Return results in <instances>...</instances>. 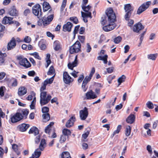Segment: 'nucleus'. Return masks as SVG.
<instances>
[{"label":"nucleus","instance_id":"nucleus-54","mask_svg":"<svg viewBox=\"0 0 158 158\" xmlns=\"http://www.w3.org/2000/svg\"><path fill=\"white\" fill-rule=\"evenodd\" d=\"M78 38L81 43H84L85 40V37L84 36L81 35L79 36Z\"/></svg>","mask_w":158,"mask_h":158},{"label":"nucleus","instance_id":"nucleus-38","mask_svg":"<svg viewBox=\"0 0 158 158\" xmlns=\"http://www.w3.org/2000/svg\"><path fill=\"white\" fill-rule=\"evenodd\" d=\"M90 131V129L89 128H87L86 130V132L82 135V137L84 139H86L88 137Z\"/></svg>","mask_w":158,"mask_h":158},{"label":"nucleus","instance_id":"nucleus-10","mask_svg":"<svg viewBox=\"0 0 158 158\" xmlns=\"http://www.w3.org/2000/svg\"><path fill=\"white\" fill-rule=\"evenodd\" d=\"M63 80L64 82L67 84H69L73 81L67 72L65 71L63 73Z\"/></svg>","mask_w":158,"mask_h":158},{"label":"nucleus","instance_id":"nucleus-59","mask_svg":"<svg viewBox=\"0 0 158 158\" xmlns=\"http://www.w3.org/2000/svg\"><path fill=\"white\" fill-rule=\"evenodd\" d=\"M46 34L48 37H52V39H53L54 37V35L49 31L47 32Z\"/></svg>","mask_w":158,"mask_h":158},{"label":"nucleus","instance_id":"nucleus-39","mask_svg":"<svg viewBox=\"0 0 158 158\" xmlns=\"http://www.w3.org/2000/svg\"><path fill=\"white\" fill-rule=\"evenodd\" d=\"M42 116L43 119L45 121L44 122H46L49 121L50 119V114L48 113H45L43 114Z\"/></svg>","mask_w":158,"mask_h":158},{"label":"nucleus","instance_id":"nucleus-34","mask_svg":"<svg viewBox=\"0 0 158 158\" xmlns=\"http://www.w3.org/2000/svg\"><path fill=\"white\" fill-rule=\"evenodd\" d=\"M157 54L156 53L153 54H150L147 55L148 58L150 60H155L157 57Z\"/></svg>","mask_w":158,"mask_h":158},{"label":"nucleus","instance_id":"nucleus-53","mask_svg":"<svg viewBox=\"0 0 158 158\" xmlns=\"http://www.w3.org/2000/svg\"><path fill=\"white\" fill-rule=\"evenodd\" d=\"M66 140V136L64 135L61 136L60 140V143H62L64 142Z\"/></svg>","mask_w":158,"mask_h":158},{"label":"nucleus","instance_id":"nucleus-64","mask_svg":"<svg viewBox=\"0 0 158 158\" xmlns=\"http://www.w3.org/2000/svg\"><path fill=\"white\" fill-rule=\"evenodd\" d=\"M30 12V10L29 9H27L25 10L24 11V15L26 16Z\"/></svg>","mask_w":158,"mask_h":158},{"label":"nucleus","instance_id":"nucleus-1","mask_svg":"<svg viewBox=\"0 0 158 158\" xmlns=\"http://www.w3.org/2000/svg\"><path fill=\"white\" fill-rule=\"evenodd\" d=\"M106 14L108 18V20L110 23L108 25L103 27V29L105 31H110L114 28L115 25L113 23L115 21L116 16L112 8H109L107 10Z\"/></svg>","mask_w":158,"mask_h":158},{"label":"nucleus","instance_id":"nucleus-13","mask_svg":"<svg viewBox=\"0 0 158 158\" xmlns=\"http://www.w3.org/2000/svg\"><path fill=\"white\" fill-rule=\"evenodd\" d=\"M8 14L11 16L17 17L19 15V11L15 6L11 7L8 10Z\"/></svg>","mask_w":158,"mask_h":158},{"label":"nucleus","instance_id":"nucleus-16","mask_svg":"<svg viewBox=\"0 0 158 158\" xmlns=\"http://www.w3.org/2000/svg\"><path fill=\"white\" fill-rule=\"evenodd\" d=\"M144 28V26L140 23H139L135 25L133 27V30L134 32H139V31Z\"/></svg>","mask_w":158,"mask_h":158},{"label":"nucleus","instance_id":"nucleus-17","mask_svg":"<svg viewBox=\"0 0 158 158\" xmlns=\"http://www.w3.org/2000/svg\"><path fill=\"white\" fill-rule=\"evenodd\" d=\"M85 96L87 99H94L97 97V95L92 90L88 92L86 94Z\"/></svg>","mask_w":158,"mask_h":158},{"label":"nucleus","instance_id":"nucleus-30","mask_svg":"<svg viewBox=\"0 0 158 158\" xmlns=\"http://www.w3.org/2000/svg\"><path fill=\"white\" fill-rule=\"evenodd\" d=\"M131 128L129 126H127L126 127L125 134L127 136H129L130 135L131 133Z\"/></svg>","mask_w":158,"mask_h":158},{"label":"nucleus","instance_id":"nucleus-18","mask_svg":"<svg viewBox=\"0 0 158 158\" xmlns=\"http://www.w3.org/2000/svg\"><path fill=\"white\" fill-rule=\"evenodd\" d=\"M75 117L74 116V115H73L66 123L65 125L66 127L67 128H69L72 126L73 125L75 121Z\"/></svg>","mask_w":158,"mask_h":158},{"label":"nucleus","instance_id":"nucleus-44","mask_svg":"<svg viewBox=\"0 0 158 158\" xmlns=\"http://www.w3.org/2000/svg\"><path fill=\"white\" fill-rule=\"evenodd\" d=\"M85 5H82V8L83 10L86 12H88L91 8V7L89 5H88L87 6H85Z\"/></svg>","mask_w":158,"mask_h":158},{"label":"nucleus","instance_id":"nucleus-27","mask_svg":"<svg viewBox=\"0 0 158 158\" xmlns=\"http://www.w3.org/2000/svg\"><path fill=\"white\" fill-rule=\"evenodd\" d=\"M46 146L45 140L44 139H42L39 146V149H40L41 151H43Z\"/></svg>","mask_w":158,"mask_h":158},{"label":"nucleus","instance_id":"nucleus-2","mask_svg":"<svg viewBox=\"0 0 158 158\" xmlns=\"http://www.w3.org/2000/svg\"><path fill=\"white\" fill-rule=\"evenodd\" d=\"M43 85L41 87L40 90L41 92L40 96V103L41 106L44 105L49 102L52 97L50 94L47 95V92L44 91L46 89L47 85L44 83H43Z\"/></svg>","mask_w":158,"mask_h":158},{"label":"nucleus","instance_id":"nucleus-19","mask_svg":"<svg viewBox=\"0 0 158 158\" xmlns=\"http://www.w3.org/2000/svg\"><path fill=\"white\" fill-rule=\"evenodd\" d=\"M73 26V25L71 23L68 22L63 26V30L65 32L67 31H70Z\"/></svg>","mask_w":158,"mask_h":158},{"label":"nucleus","instance_id":"nucleus-24","mask_svg":"<svg viewBox=\"0 0 158 158\" xmlns=\"http://www.w3.org/2000/svg\"><path fill=\"white\" fill-rule=\"evenodd\" d=\"M40 149L38 148L36 149L34 153L32 154L31 157H34V158H38L41 154V151Z\"/></svg>","mask_w":158,"mask_h":158},{"label":"nucleus","instance_id":"nucleus-7","mask_svg":"<svg viewBox=\"0 0 158 158\" xmlns=\"http://www.w3.org/2000/svg\"><path fill=\"white\" fill-rule=\"evenodd\" d=\"M17 60L19 61V63L21 65L26 68H28L31 66V64L28 61L27 59L23 58L22 56H18Z\"/></svg>","mask_w":158,"mask_h":158},{"label":"nucleus","instance_id":"nucleus-51","mask_svg":"<svg viewBox=\"0 0 158 158\" xmlns=\"http://www.w3.org/2000/svg\"><path fill=\"white\" fill-rule=\"evenodd\" d=\"M31 55H33L34 56V57L39 60H41V58L39 56L38 53L36 52H35L31 54Z\"/></svg>","mask_w":158,"mask_h":158},{"label":"nucleus","instance_id":"nucleus-57","mask_svg":"<svg viewBox=\"0 0 158 158\" xmlns=\"http://www.w3.org/2000/svg\"><path fill=\"white\" fill-rule=\"evenodd\" d=\"M95 72V69L94 68H93L91 70L90 73L89 74V77H90L91 78H92L93 75L94 74Z\"/></svg>","mask_w":158,"mask_h":158},{"label":"nucleus","instance_id":"nucleus-41","mask_svg":"<svg viewBox=\"0 0 158 158\" xmlns=\"http://www.w3.org/2000/svg\"><path fill=\"white\" fill-rule=\"evenodd\" d=\"M55 70L53 66H51L47 73L48 75H52L55 73Z\"/></svg>","mask_w":158,"mask_h":158},{"label":"nucleus","instance_id":"nucleus-36","mask_svg":"<svg viewBox=\"0 0 158 158\" xmlns=\"http://www.w3.org/2000/svg\"><path fill=\"white\" fill-rule=\"evenodd\" d=\"M61 158H71V157L69 152H64L62 153Z\"/></svg>","mask_w":158,"mask_h":158},{"label":"nucleus","instance_id":"nucleus-47","mask_svg":"<svg viewBox=\"0 0 158 158\" xmlns=\"http://www.w3.org/2000/svg\"><path fill=\"white\" fill-rule=\"evenodd\" d=\"M49 111V108L46 106H44L42 108V111L43 113H48Z\"/></svg>","mask_w":158,"mask_h":158},{"label":"nucleus","instance_id":"nucleus-45","mask_svg":"<svg viewBox=\"0 0 158 158\" xmlns=\"http://www.w3.org/2000/svg\"><path fill=\"white\" fill-rule=\"evenodd\" d=\"M122 37L120 36H118L114 39V42L116 44H118L122 40Z\"/></svg>","mask_w":158,"mask_h":158},{"label":"nucleus","instance_id":"nucleus-32","mask_svg":"<svg viewBox=\"0 0 158 158\" xmlns=\"http://www.w3.org/2000/svg\"><path fill=\"white\" fill-rule=\"evenodd\" d=\"M62 133L64 135L68 136L71 135V132L67 128H64L62 131Z\"/></svg>","mask_w":158,"mask_h":158},{"label":"nucleus","instance_id":"nucleus-52","mask_svg":"<svg viewBox=\"0 0 158 158\" xmlns=\"http://www.w3.org/2000/svg\"><path fill=\"white\" fill-rule=\"evenodd\" d=\"M91 50V47L89 43L86 44V51L89 53V52Z\"/></svg>","mask_w":158,"mask_h":158},{"label":"nucleus","instance_id":"nucleus-29","mask_svg":"<svg viewBox=\"0 0 158 158\" xmlns=\"http://www.w3.org/2000/svg\"><path fill=\"white\" fill-rule=\"evenodd\" d=\"M108 56L106 55L103 56H99L98 57V59L99 60H102L103 61L104 64H106L107 63Z\"/></svg>","mask_w":158,"mask_h":158},{"label":"nucleus","instance_id":"nucleus-56","mask_svg":"<svg viewBox=\"0 0 158 158\" xmlns=\"http://www.w3.org/2000/svg\"><path fill=\"white\" fill-rule=\"evenodd\" d=\"M147 150L148 151L149 153L151 155L152 154V150L151 147L150 145H148L147 147Z\"/></svg>","mask_w":158,"mask_h":158},{"label":"nucleus","instance_id":"nucleus-9","mask_svg":"<svg viewBox=\"0 0 158 158\" xmlns=\"http://www.w3.org/2000/svg\"><path fill=\"white\" fill-rule=\"evenodd\" d=\"M53 17V15L51 14L49 15L47 17L45 16L42 18L43 26L45 27L49 25L52 20Z\"/></svg>","mask_w":158,"mask_h":158},{"label":"nucleus","instance_id":"nucleus-6","mask_svg":"<svg viewBox=\"0 0 158 158\" xmlns=\"http://www.w3.org/2000/svg\"><path fill=\"white\" fill-rule=\"evenodd\" d=\"M32 13L38 18H41L42 16V14L41 6L39 4L34 5L32 8Z\"/></svg>","mask_w":158,"mask_h":158},{"label":"nucleus","instance_id":"nucleus-49","mask_svg":"<svg viewBox=\"0 0 158 158\" xmlns=\"http://www.w3.org/2000/svg\"><path fill=\"white\" fill-rule=\"evenodd\" d=\"M67 2V0H64L62 3V4L60 8L61 11H62L64 10L66 6Z\"/></svg>","mask_w":158,"mask_h":158},{"label":"nucleus","instance_id":"nucleus-58","mask_svg":"<svg viewBox=\"0 0 158 158\" xmlns=\"http://www.w3.org/2000/svg\"><path fill=\"white\" fill-rule=\"evenodd\" d=\"M82 147L84 150H86L88 148V144L85 143H83L82 144Z\"/></svg>","mask_w":158,"mask_h":158},{"label":"nucleus","instance_id":"nucleus-55","mask_svg":"<svg viewBox=\"0 0 158 158\" xmlns=\"http://www.w3.org/2000/svg\"><path fill=\"white\" fill-rule=\"evenodd\" d=\"M35 74V73L33 71H29L28 73V75L29 76L33 77Z\"/></svg>","mask_w":158,"mask_h":158},{"label":"nucleus","instance_id":"nucleus-22","mask_svg":"<svg viewBox=\"0 0 158 158\" xmlns=\"http://www.w3.org/2000/svg\"><path fill=\"white\" fill-rule=\"evenodd\" d=\"M30 125L28 124L23 123L19 126V130L21 131H24L29 127Z\"/></svg>","mask_w":158,"mask_h":158},{"label":"nucleus","instance_id":"nucleus-62","mask_svg":"<svg viewBox=\"0 0 158 158\" xmlns=\"http://www.w3.org/2000/svg\"><path fill=\"white\" fill-rule=\"evenodd\" d=\"M124 53H127V52H128L129 50L130 49V47L128 45H126L125 47H124Z\"/></svg>","mask_w":158,"mask_h":158},{"label":"nucleus","instance_id":"nucleus-60","mask_svg":"<svg viewBox=\"0 0 158 158\" xmlns=\"http://www.w3.org/2000/svg\"><path fill=\"white\" fill-rule=\"evenodd\" d=\"M6 75V73L4 72L0 73V80L3 79Z\"/></svg>","mask_w":158,"mask_h":158},{"label":"nucleus","instance_id":"nucleus-48","mask_svg":"<svg viewBox=\"0 0 158 158\" xmlns=\"http://www.w3.org/2000/svg\"><path fill=\"white\" fill-rule=\"evenodd\" d=\"M146 105L147 107L150 109H152L154 108L153 104L150 101H148L146 103Z\"/></svg>","mask_w":158,"mask_h":158},{"label":"nucleus","instance_id":"nucleus-63","mask_svg":"<svg viewBox=\"0 0 158 158\" xmlns=\"http://www.w3.org/2000/svg\"><path fill=\"white\" fill-rule=\"evenodd\" d=\"M40 141V136L39 135L37 136L35 139V143H38Z\"/></svg>","mask_w":158,"mask_h":158},{"label":"nucleus","instance_id":"nucleus-3","mask_svg":"<svg viewBox=\"0 0 158 158\" xmlns=\"http://www.w3.org/2000/svg\"><path fill=\"white\" fill-rule=\"evenodd\" d=\"M4 80L6 83L8 87L10 88L16 87L18 85L17 80L14 77H8V75H7Z\"/></svg>","mask_w":158,"mask_h":158},{"label":"nucleus","instance_id":"nucleus-35","mask_svg":"<svg viewBox=\"0 0 158 158\" xmlns=\"http://www.w3.org/2000/svg\"><path fill=\"white\" fill-rule=\"evenodd\" d=\"M126 77L125 75H122L118 79V86H119L123 82L125 81Z\"/></svg>","mask_w":158,"mask_h":158},{"label":"nucleus","instance_id":"nucleus-28","mask_svg":"<svg viewBox=\"0 0 158 158\" xmlns=\"http://www.w3.org/2000/svg\"><path fill=\"white\" fill-rule=\"evenodd\" d=\"M43 10L44 12L47 11L50 8L49 4L47 2H44L43 4Z\"/></svg>","mask_w":158,"mask_h":158},{"label":"nucleus","instance_id":"nucleus-40","mask_svg":"<svg viewBox=\"0 0 158 158\" xmlns=\"http://www.w3.org/2000/svg\"><path fill=\"white\" fill-rule=\"evenodd\" d=\"M36 102V97H35L34 98L32 101L31 102V104L30 105V107L31 109H35Z\"/></svg>","mask_w":158,"mask_h":158},{"label":"nucleus","instance_id":"nucleus-21","mask_svg":"<svg viewBox=\"0 0 158 158\" xmlns=\"http://www.w3.org/2000/svg\"><path fill=\"white\" fill-rule=\"evenodd\" d=\"M27 89L24 87H21L19 89L18 94L19 96H22L27 93Z\"/></svg>","mask_w":158,"mask_h":158},{"label":"nucleus","instance_id":"nucleus-5","mask_svg":"<svg viewBox=\"0 0 158 158\" xmlns=\"http://www.w3.org/2000/svg\"><path fill=\"white\" fill-rule=\"evenodd\" d=\"M124 9L126 12L125 15V19L126 20H128L130 17L133 10V8L130 4H128L124 5Z\"/></svg>","mask_w":158,"mask_h":158},{"label":"nucleus","instance_id":"nucleus-50","mask_svg":"<svg viewBox=\"0 0 158 158\" xmlns=\"http://www.w3.org/2000/svg\"><path fill=\"white\" fill-rule=\"evenodd\" d=\"M31 41V37L29 36H26L24 39V41L27 43H29Z\"/></svg>","mask_w":158,"mask_h":158},{"label":"nucleus","instance_id":"nucleus-15","mask_svg":"<svg viewBox=\"0 0 158 158\" xmlns=\"http://www.w3.org/2000/svg\"><path fill=\"white\" fill-rule=\"evenodd\" d=\"M13 18L6 16L4 17L2 21V23L4 24H10L13 23L14 21H13Z\"/></svg>","mask_w":158,"mask_h":158},{"label":"nucleus","instance_id":"nucleus-33","mask_svg":"<svg viewBox=\"0 0 158 158\" xmlns=\"http://www.w3.org/2000/svg\"><path fill=\"white\" fill-rule=\"evenodd\" d=\"M29 112V110L27 109H23L22 110L21 114H22L23 118H27Z\"/></svg>","mask_w":158,"mask_h":158},{"label":"nucleus","instance_id":"nucleus-8","mask_svg":"<svg viewBox=\"0 0 158 158\" xmlns=\"http://www.w3.org/2000/svg\"><path fill=\"white\" fill-rule=\"evenodd\" d=\"M150 1L144 2L138 8L137 11V14L140 15L147 10L151 4Z\"/></svg>","mask_w":158,"mask_h":158},{"label":"nucleus","instance_id":"nucleus-11","mask_svg":"<svg viewBox=\"0 0 158 158\" xmlns=\"http://www.w3.org/2000/svg\"><path fill=\"white\" fill-rule=\"evenodd\" d=\"M23 118L22 114L19 112L16 113L15 114L11 116V122L12 123H16Z\"/></svg>","mask_w":158,"mask_h":158},{"label":"nucleus","instance_id":"nucleus-12","mask_svg":"<svg viewBox=\"0 0 158 158\" xmlns=\"http://www.w3.org/2000/svg\"><path fill=\"white\" fill-rule=\"evenodd\" d=\"M79 114L81 119L83 120H85L88 115L87 108L86 107H85L83 110H80Z\"/></svg>","mask_w":158,"mask_h":158},{"label":"nucleus","instance_id":"nucleus-20","mask_svg":"<svg viewBox=\"0 0 158 158\" xmlns=\"http://www.w3.org/2000/svg\"><path fill=\"white\" fill-rule=\"evenodd\" d=\"M135 118V116L134 115L131 114L127 118L126 122L128 123L132 124L134 122Z\"/></svg>","mask_w":158,"mask_h":158},{"label":"nucleus","instance_id":"nucleus-37","mask_svg":"<svg viewBox=\"0 0 158 158\" xmlns=\"http://www.w3.org/2000/svg\"><path fill=\"white\" fill-rule=\"evenodd\" d=\"M30 95H29L27 98V99L28 100H31L33 98L35 97V93L33 91L31 92Z\"/></svg>","mask_w":158,"mask_h":158},{"label":"nucleus","instance_id":"nucleus-25","mask_svg":"<svg viewBox=\"0 0 158 158\" xmlns=\"http://www.w3.org/2000/svg\"><path fill=\"white\" fill-rule=\"evenodd\" d=\"M29 134H33L35 135H36L39 133L38 129L36 127H33L30 129L29 131Z\"/></svg>","mask_w":158,"mask_h":158},{"label":"nucleus","instance_id":"nucleus-14","mask_svg":"<svg viewBox=\"0 0 158 158\" xmlns=\"http://www.w3.org/2000/svg\"><path fill=\"white\" fill-rule=\"evenodd\" d=\"M16 45V42L15 39L12 38L8 43L7 46V50H10L15 48Z\"/></svg>","mask_w":158,"mask_h":158},{"label":"nucleus","instance_id":"nucleus-26","mask_svg":"<svg viewBox=\"0 0 158 158\" xmlns=\"http://www.w3.org/2000/svg\"><path fill=\"white\" fill-rule=\"evenodd\" d=\"M78 64V62L76 61H74L72 63L69 62L68 64V67L69 69L73 70L74 67H76L77 66Z\"/></svg>","mask_w":158,"mask_h":158},{"label":"nucleus","instance_id":"nucleus-4","mask_svg":"<svg viewBox=\"0 0 158 158\" xmlns=\"http://www.w3.org/2000/svg\"><path fill=\"white\" fill-rule=\"evenodd\" d=\"M81 44L77 41L70 48L69 52L71 54L78 53L81 51Z\"/></svg>","mask_w":158,"mask_h":158},{"label":"nucleus","instance_id":"nucleus-23","mask_svg":"<svg viewBox=\"0 0 158 158\" xmlns=\"http://www.w3.org/2000/svg\"><path fill=\"white\" fill-rule=\"evenodd\" d=\"M53 47L55 51H58L61 49V46L60 42L56 40L53 43Z\"/></svg>","mask_w":158,"mask_h":158},{"label":"nucleus","instance_id":"nucleus-43","mask_svg":"<svg viewBox=\"0 0 158 158\" xmlns=\"http://www.w3.org/2000/svg\"><path fill=\"white\" fill-rule=\"evenodd\" d=\"M88 82L86 80L84 79L82 84V88L83 91L85 92L87 89V88L86 87V86Z\"/></svg>","mask_w":158,"mask_h":158},{"label":"nucleus","instance_id":"nucleus-61","mask_svg":"<svg viewBox=\"0 0 158 158\" xmlns=\"http://www.w3.org/2000/svg\"><path fill=\"white\" fill-rule=\"evenodd\" d=\"M4 87L2 86L0 88V96L2 97L4 95V92L3 91Z\"/></svg>","mask_w":158,"mask_h":158},{"label":"nucleus","instance_id":"nucleus-31","mask_svg":"<svg viewBox=\"0 0 158 158\" xmlns=\"http://www.w3.org/2000/svg\"><path fill=\"white\" fill-rule=\"evenodd\" d=\"M55 75V74L50 78L46 79L44 81V82L47 85L48 84H51L53 81Z\"/></svg>","mask_w":158,"mask_h":158},{"label":"nucleus","instance_id":"nucleus-42","mask_svg":"<svg viewBox=\"0 0 158 158\" xmlns=\"http://www.w3.org/2000/svg\"><path fill=\"white\" fill-rule=\"evenodd\" d=\"M50 54H47L46 55V59L47 65L46 66V68H47L51 63V60L50 59Z\"/></svg>","mask_w":158,"mask_h":158},{"label":"nucleus","instance_id":"nucleus-46","mask_svg":"<svg viewBox=\"0 0 158 158\" xmlns=\"http://www.w3.org/2000/svg\"><path fill=\"white\" fill-rule=\"evenodd\" d=\"M70 20L75 24H77L78 22V19L76 17H70Z\"/></svg>","mask_w":158,"mask_h":158}]
</instances>
